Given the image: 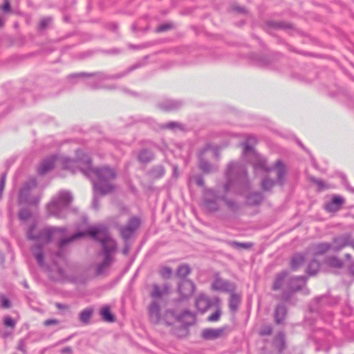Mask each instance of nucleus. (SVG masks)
Here are the masks:
<instances>
[{
    "label": "nucleus",
    "mask_w": 354,
    "mask_h": 354,
    "mask_svg": "<svg viewBox=\"0 0 354 354\" xmlns=\"http://www.w3.org/2000/svg\"><path fill=\"white\" fill-rule=\"evenodd\" d=\"M100 315L105 322H113L115 321V317L111 313L108 306H105L100 310Z\"/></svg>",
    "instance_id": "f704fd0d"
},
{
    "label": "nucleus",
    "mask_w": 354,
    "mask_h": 354,
    "mask_svg": "<svg viewBox=\"0 0 354 354\" xmlns=\"http://www.w3.org/2000/svg\"><path fill=\"white\" fill-rule=\"evenodd\" d=\"M332 251L339 252L349 245V234H346L342 236L334 237L333 239Z\"/></svg>",
    "instance_id": "412c9836"
},
{
    "label": "nucleus",
    "mask_w": 354,
    "mask_h": 354,
    "mask_svg": "<svg viewBox=\"0 0 354 354\" xmlns=\"http://www.w3.org/2000/svg\"><path fill=\"white\" fill-rule=\"evenodd\" d=\"M221 198L217 193L211 189L204 192L202 207L208 212H215L219 209L218 203Z\"/></svg>",
    "instance_id": "9b49d317"
},
{
    "label": "nucleus",
    "mask_w": 354,
    "mask_h": 354,
    "mask_svg": "<svg viewBox=\"0 0 354 354\" xmlns=\"http://www.w3.org/2000/svg\"><path fill=\"white\" fill-rule=\"evenodd\" d=\"M92 205H93V209H95L96 210H97L100 208V201H99V198H97L95 192V194L93 196Z\"/></svg>",
    "instance_id": "bf43d9fd"
},
{
    "label": "nucleus",
    "mask_w": 354,
    "mask_h": 354,
    "mask_svg": "<svg viewBox=\"0 0 354 354\" xmlns=\"http://www.w3.org/2000/svg\"><path fill=\"white\" fill-rule=\"evenodd\" d=\"M195 181L196 185L199 187H203L205 185L204 179L201 176H196Z\"/></svg>",
    "instance_id": "0e129e2a"
},
{
    "label": "nucleus",
    "mask_w": 354,
    "mask_h": 354,
    "mask_svg": "<svg viewBox=\"0 0 354 354\" xmlns=\"http://www.w3.org/2000/svg\"><path fill=\"white\" fill-rule=\"evenodd\" d=\"M74 165L77 166L87 177L91 178L94 176L96 178L95 180H93L95 192H98L101 195H106L114 191L115 186L113 181L116 178L117 173L113 168L108 166L94 168L91 165V159L85 154L75 160L71 159L64 160L66 169H70Z\"/></svg>",
    "instance_id": "f257e3e1"
},
{
    "label": "nucleus",
    "mask_w": 354,
    "mask_h": 354,
    "mask_svg": "<svg viewBox=\"0 0 354 354\" xmlns=\"http://www.w3.org/2000/svg\"><path fill=\"white\" fill-rule=\"evenodd\" d=\"M305 262V256L301 254L294 255L290 261V266L292 270H297Z\"/></svg>",
    "instance_id": "2f4dec72"
},
{
    "label": "nucleus",
    "mask_w": 354,
    "mask_h": 354,
    "mask_svg": "<svg viewBox=\"0 0 354 354\" xmlns=\"http://www.w3.org/2000/svg\"><path fill=\"white\" fill-rule=\"evenodd\" d=\"M161 129H167L171 130H174L176 129H182L183 125L178 122L171 121L166 124H162L161 126Z\"/></svg>",
    "instance_id": "37998d69"
},
{
    "label": "nucleus",
    "mask_w": 354,
    "mask_h": 354,
    "mask_svg": "<svg viewBox=\"0 0 354 354\" xmlns=\"http://www.w3.org/2000/svg\"><path fill=\"white\" fill-rule=\"evenodd\" d=\"M320 270V263L318 261L313 259L312 260L307 268V273L310 275H315Z\"/></svg>",
    "instance_id": "72a5a7b5"
},
{
    "label": "nucleus",
    "mask_w": 354,
    "mask_h": 354,
    "mask_svg": "<svg viewBox=\"0 0 354 354\" xmlns=\"http://www.w3.org/2000/svg\"><path fill=\"white\" fill-rule=\"evenodd\" d=\"M264 196L261 192H253L247 196V204L250 206H257L260 205L263 201Z\"/></svg>",
    "instance_id": "bb28decb"
},
{
    "label": "nucleus",
    "mask_w": 354,
    "mask_h": 354,
    "mask_svg": "<svg viewBox=\"0 0 354 354\" xmlns=\"http://www.w3.org/2000/svg\"><path fill=\"white\" fill-rule=\"evenodd\" d=\"M231 9L235 12H239V13H243L246 12V10L243 7H241L239 6L232 5L231 6Z\"/></svg>",
    "instance_id": "e2e57ef3"
},
{
    "label": "nucleus",
    "mask_w": 354,
    "mask_h": 354,
    "mask_svg": "<svg viewBox=\"0 0 354 354\" xmlns=\"http://www.w3.org/2000/svg\"><path fill=\"white\" fill-rule=\"evenodd\" d=\"M183 104V101L173 99H166L158 103V107L165 111H172L180 109Z\"/></svg>",
    "instance_id": "6ab92c4d"
},
{
    "label": "nucleus",
    "mask_w": 354,
    "mask_h": 354,
    "mask_svg": "<svg viewBox=\"0 0 354 354\" xmlns=\"http://www.w3.org/2000/svg\"><path fill=\"white\" fill-rule=\"evenodd\" d=\"M196 290L194 283L188 279L180 280L178 283L177 292L180 300H185L190 298Z\"/></svg>",
    "instance_id": "ddd939ff"
},
{
    "label": "nucleus",
    "mask_w": 354,
    "mask_h": 354,
    "mask_svg": "<svg viewBox=\"0 0 354 354\" xmlns=\"http://www.w3.org/2000/svg\"><path fill=\"white\" fill-rule=\"evenodd\" d=\"M1 10L4 12H9L11 10L10 3L8 0H5L4 3L1 7Z\"/></svg>",
    "instance_id": "680f3d73"
},
{
    "label": "nucleus",
    "mask_w": 354,
    "mask_h": 354,
    "mask_svg": "<svg viewBox=\"0 0 354 354\" xmlns=\"http://www.w3.org/2000/svg\"><path fill=\"white\" fill-rule=\"evenodd\" d=\"M257 64L260 66H268L269 65L268 59L265 57H260L257 56Z\"/></svg>",
    "instance_id": "5fc2aeb1"
},
{
    "label": "nucleus",
    "mask_w": 354,
    "mask_h": 354,
    "mask_svg": "<svg viewBox=\"0 0 354 354\" xmlns=\"http://www.w3.org/2000/svg\"><path fill=\"white\" fill-rule=\"evenodd\" d=\"M152 291L150 293V296L153 299H160L164 295L169 294V286L167 283L164 284L162 288H160L158 284L153 283L152 285Z\"/></svg>",
    "instance_id": "b1692460"
},
{
    "label": "nucleus",
    "mask_w": 354,
    "mask_h": 354,
    "mask_svg": "<svg viewBox=\"0 0 354 354\" xmlns=\"http://www.w3.org/2000/svg\"><path fill=\"white\" fill-rule=\"evenodd\" d=\"M344 202V199L342 197L339 196H335L331 200V201H330L326 205L325 209L326 211L329 212H337L340 209Z\"/></svg>",
    "instance_id": "393cba45"
},
{
    "label": "nucleus",
    "mask_w": 354,
    "mask_h": 354,
    "mask_svg": "<svg viewBox=\"0 0 354 354\" xmlns=\"http://www.w3.org/2000/svg\"><path fill=\"white\" fill-rule=\"evenodd\" d=\"M231 295L229 299V308L233 313L237 311L241 304V297L239 295L230 292Z\"/></svg>",
    "instance_id": "c85d7f7f"
},
{
    "label": "nucleus",
    "mask_w": 354,
    "mask_h": 354,
    "mask_svg": "<svg viewBox=\"0 0 354 354\" xmlns=\"http://www.w3.org/2000/svg\"><path fill=\"white\" fill-rule=\"evenodd\" d=\"M149 174L153 178H160L164 176L165 169L162 165H157L150 170Z\"/></svg>",
    "instance_id": "e433bc0d"
},
{
    "label": "nucleus",
    "mask_w": 354,
    "mask_h": 354,
    "mask_svg": "<svg viewBox=\"0 0 354 354\" xmlns=\"http://www.w3.org/2000/svg\"><path fill=\"white\" fill-rule=\"evenodd\" d=\"M232 331L228 326H224L218 328H205L203 330L201 337L206 340H214L221 337H227Z\"/></svg>",
    "instance_id": "4468645a"
},
{
    "label": "nucleus",
    "mask_w": 354,
    "mask_h": 354,
    "mask_svg": "<svg viewBox=\"0 0 354 354\" xmlns=\"http://www.w3.org/2000/svg\"><path fill=\"white\" fill-rule=\"evenodd\" d=\"M227 243L229 245L238 249H248L252 245V244L250 243H240L235 241H230L227 242Z\"/></svg>",
    "instance_id": "79ce46f5"
},
{
    "label": "nucleus",
    "mask_w": 354,
    "mask_h": 354,
    "mask_svg": "<svg viewBox=\"0 0 354 354\" xmlns=\"http://www.w3.org/2000/svg\"><path fill=\"white\" fill-rule=\"evenodd\" d=\"M326 263L333 268H341L343 266V261L337 257H330L326 259Z\"/></svg>",
    "instance_id": "4c0bfd02"
},
{
    "label": "nucleus",
    "mask_w": 354,
    "mask_h": 354,
    "mask_svg": "<svg viewBox=\"0 0 354 354\" xmlns=\"http://www.w3.org/2000/svg\"><path fill=\"white\" fill-rule=\"evenodd\" d=\"M180 320L183 322L184 328L186 329L195 322V316L188 310L183 311L178 317L174 310H166L162 315V322L160 324L171 326L176 320Z\"/></svg>",
    "instance_id": "6e6552de"
},
{
    "label": "nucleus",
    "mask_w": 354,
    "mask_h": 354,
    "mask_svg": "<svg viewBox=\"0 0 354 354\" xmlns=\"http://www.w3.org/2000/svg\"><path fill=\"white\" fill-rule=\"evenodd\" d=\"M340 178H341V179H342V183H343V185L345 186V187L346 188V189H351V186L350 185V184H349V183H348V180H347V178H346V175H345V174H340Z\"/></svg>",
    "instance_id": "052dcab7"
},
{
    "label": "nucleus",
    "mask_w": 354,
    "mask_h": 354,
    "mask_svg": "<svg viewBox=\"0 0 354 354\" xmlns=\"http://www.w3.org/2000/svg\"><path fill=\"white\" fill-rule=\"evenodd\" d=\"M174 28V24L172 23H165L160 25L156 28L157 32H165L169 30H171Z\"/></svg>",
    "instance_id": "de8ad7c7"
},
{
    "label": "nucleus",
    "mask_w": 354,
    "mask_h": 354,
    "mask_svg": "<svg viewBox=\"0 0 354 354\" xmlns=\"http://www.w3.org/2000/svg\"><path fill=\"white\" fill-rule=\"evenodd\" d=\"M6 173L4 172L1 176V180H0V195L1 194L6 183Z\"/></svg>",
    "instance_id": "6e6d98bb"
},
{
    "label": "nucleus",
    "mask_w": 354,
    "mask_h": 354,
    "mask_svg": "<svg viewBox=\"0 0 354 354\" xmlns=\"http://www.w3.org/2000/svg\"><path fill=\"white\" fill-rule=\"evenodd\" d=\"M277 340L279 342V351L282 352L285 349V334L283 332H279L277 335Z\"/></svg>",
    "instance_id": "c03bdc74"
},
{
    "label": "nucleus",
    "mask_w": 354,
    "mask_h": 354,
    "mask_svg": "<svg viewBox=\"0 0 354 354\" xmlns=\"http://www.w3.org/2000/svg\"><path fill=\"white\" fill-rule=\"evenodd\" d=\"M213 305L212 301L208 297L201 295L196 300V306L201 313H205Z\"/></svg>",
    "instance_id": "5701e85b"
},
{
    "label": "nucleus",
    "mask_w": 354,
    "mask_h": 354,
    "mask_svg": "<svg viewBox=\"0 0 354 354\" xmlns=\"http://www.w3.org/2000/svg\"><path fill=\"white\" fill-rule=\"evenodd\" d=\"M50 228L53 229V235L56 232H59L62 234H64L67 232L66 228L64 227H50Z\"/></svg>",
    "instance_id": "13d9d810"
},
{
    "label": "nucleus",
    "mask_w": 354,
    "mask_h": 354,
    "mask_svg": "<svg viewBox=\"0 0 354 354\" xmlns=\"http://www.w3.org/2000/svg\"><path fill=\"white\" fill-rule=\"evenodd\" d=\"M85 235H89L94 240L99 241L102 248L103 257H107L108 259L113 261V255L117 250V243L110 236L108 228L103 225L90 226L86 232H79L69 238L60 240L58 243V248L62 250L67 244Z\"/></svg>",
    "instance_id": "f03ea898"
},
{
    "label": "nucleus",
    "mask_w": 354,
    "mask_h": 354,
    "mask_svg": "<svg viewBox=\"0 0 354 354\" xmlns=\"http://www.w3.org/2000/svg\"><path fill=\"white\" fill-rule=\"evenodd\" d=\"M288 314V309L286 305L279 304L277 305L274 310V319L277 325L284 324Z\"/></svg>",
    "instance_id": "a211bd4d"
},
{
    "label": "nucleus",
    "mask_w": 354,
    "mask_h": 354,
    "mask_svg": "<svg viewBox=\"0 0 354 354\" xmlns=\"http://www.w3.org/2000/svg\"><path fill=\"white\" fill-rule=\"evenodd\" d=\"M306 281L307 277L305 276L289 277L281 295L282 299L284 301L289 300L294 293L301 290L306 286Z\"/></svg>",
    "instance_id": "1a4fd4ad"
},
{
    "label": "nucleus",
    "mask_w": 354,
    "mask_h": 354,
    "mask_svg": "<svg viewBox=\"0 0 354 354\" xmlns=\"http://www.w3.org/2000/svg\"><path fill=\"white\" fill-rule=\"evenodd\" d=\"M273 328L270 324L264 325L260 329L259 334L261 336L270 335L272 333Z\"/></svg>",
    "instance_id": "49530a36"
},
{
    "label": "nucleus",
    "mask_w": 354,
    "mask_h": 354,
    "mask_svg": "<svg viewBox=\"0 0 354 354\" xmlns=\"http://www.w3.org/2000/svg\"><path fill=\"white\" fill-rule=\"evenodd\" d=\"M225 178L227 179V182L224 185L225 192H227L234 184L245 185L248 183L245 167L236 162H231L227 165Z\"/></svg>",
    "instance_id": "39448f33"
},
{
    "label": "nucleus",
    "mask_w": 354,
    "mask_h": 354,
    "mask_svg": "<svg viewBox=\"0 0 354 354\" xmlns=\"http://www.w3.org/2000/svg\"><path fill=\"white\" fill-rule=\"evenodd\" d=\"M72 353L73 349L70 346H66L61 350V353L62 354H72Z\"/></svg>",
    "instance_id": "338daca9"
},
{
    "label": "nucleus",
    "mask_w": 354,
    "mask_h": 354,
    "mask_svg": "<svg viewBox=\"0 0 354 354\" xmlns=\"http://www.w3.org/2000/svg\"><path fill=\"white\" fill-rule=\"evenodd\" d=\"M192 269L188 264L183 263L178 266L176 274L181 279H186V277L191 273Z\"/></svg>",
    "instance_id": "7c9ffc66"
},
{
    "label": "nucleus",
    "mask_w": 354,
    "mask_h": 354,
    "mask_svg": "<svg viewBox=\"0 0 354 354\" xmlns=\"http://www.w3.org/2000/svg\"><path fill=\"white\" fill-rule=\"evenodd\" d=\"M143 63H136L134 65L131 66V67L128 68L126 71L122 73H119L115 75H106L102 72H97L95 73H75V74H71L68 76V78L72 79L73 77H94L95 79L93 81L90 82L88 84L89 85L93 88H100L98 86V82H102L103 80L113 79V80H118L120 78H122L129 74L132 71L143 66Z\"/></svg>",
    "instance_id": "0eeeda50"
},
{
    "label": "nucleus",
    "mask_w": 354,
    "mask_h": 354,
    "mask_svg": "<svg viewBox=\"0 0 354 354\" xmlns=\"http://www.w3.org/2000/svg\"><path fill=\"white\" fill-rule=\"evenodd\" d=\"M51 19L50 18H45L43 19L39 24V28L40 29H44L46 28L48 24L50 23Z\"/></svg>",
    "instance_id": "4d7b16f0"
},
{
    "label": "nucleus",
    "mask_w": 354,
    "mask_h": 354,
    "mask_svg": "<svg viewBox=\"0 0 354 354\" xmlns=\"http://www.w3.org/2000/svg\"><path fill=\"white\" fill-rule=\"evenodd\" d=\"M1 306L4 308H8L10 307V302L6 298H3L1 301Z\"/></svg>",
    "instance_id": "69168bd1"
},
{
    "label": "nucleus",
    "mask_w": 354,
    "mask_h": 354,
    "mask_svg": "<svg viewBox=\"0 0 354 354\" xmlns=\"http://www.w3.org/2000/svg\"><path fill=\"white\" fill-rule=\"evenodd\" d=\"M32 216L30 211L26 208L22 209L19 212V218L21 221H26Z\"/></svg>",
    "instance_id": "a18cd8bd"
},
{
    "label": "nucleus",
    "mask_w": 354,
    "mask_h": 354,
    "mask_svg": "<svg viewBox=\"0 0 354 354\" xmlns=\"http://www.w3.org/2000/svg\"><path fill=\"white\" fill-rule=\"evenodd\" d=\"M212 289L214 290H219L223 292H234L235 286L229 281L223 280L220 277L218 273L214 274V281L211 285Z\"/></svg>",
    "instance_id": "2eb2a0df"
},
{
    "label": "nucleus",
    "mask_w": 354,
    "mask_h": 354,
    "mask_svg": "<svg viewBox=\"0 0 354 354\" xmlns=\"http://www.w3.org/2000/svg\"><path fill=\"white\" fill-rule=\"evenodd\" d=\"M148 315L150 322L153 324H160L162 322L160 306L158 301H152L148 307Z\"/></svg>",
    "instance_id": "dca6fc26"
},
{
    "label": "nucleus",
    "mask_w": 354,
    "mask_h": 354,
    "mask_svg": "<svg viewBox=\"0 0 354 354\" xmlns=\"http://www.w3.org/2000/svg\"><path fill=\"white\" fill-rule=\"evenodd\" d=\"M113 261L103 258L102 262L98 263L95 268V275L100 276L106 273V269L111 265Z\"/></svg>",
    "instance_id": "cd10ccee"
},
{
    "label": "nucleus",
    "mask_w": 354,
    "mask_h": 354,
    "mask_svg": "<svg viewBox=\"0 0 354 354\" xmlns=\"http://www.w3.org/2000/svg\"><path fill=\"white\" fill-rule=\"evenodd\" d=\"M267 26L273 29H291L292 28V24L286 23L284 21H269L267 22Z\"/></svg>",
    "instance_id": "473e14b6"
},
{
    "label": "nucleus",
    "mask_w": 354,
    "mask_h": 354,
    "mask_svg": "<svg viewBox=\"0 0 354 354\" xmlns=\"http://www.w3.org/2000/svg\"><path fill=\"white\" fill-rule=\"evenodd\" d=\"M255 168H261L267 171L272 170H276L277 171V180H274L269 176H266L261 181V189L263 191L270 192L272 187L277 183L280 185H283L285 180L286 169L283 162L281 160H278L275 162L274 165L271 168L266 167V161L265 160H259V162L254 165Z\"/></svg>",
    "instance_id": "20e7f679"
},
{
    "label": "nucleus",
    "mask_w": 354,
    "mask_h": 354,
    "mask_svg": "<svg viewBox=\"0 0 354 354\" xmlns=\"http://www.w3.org/2000/svg\"><path fill=\"white\" fill-rule=\"evenodd\" d=\"M55 158L54 156L44 159L39 165L37 168V173L41 176L45 175L53 169L55 166Z\"/></svg>",
    "instance_id": "4be33fe9"
},
{
    "label": "nucleus",
    "mask_w": 354,
    "mask_h": 354,
    "mask_svg": "<svg viewBox=\"0 0 354 354\" xmlns=\"http://www.w3.org/2000/svg\"><path fill=\"white\" fill-rule=\"evenodd\" d=\"M3 322L6 326L11 328H15L16 324L15 320L9 316H7L4 318Z\"/></svg>",
    "instance_id": "864d4df0"
},
{
    "label": "nucleus",
    "mask_w": 354,
    "mask_h": 354,
    "mask_svg": "<svg viewBox=\"0 0 354 354\" xmlns=\"http://www.w3.org/2000/svg\"><path fill=\"white\" fill-rule=\"evenodd\" d=\"M26 236L28 240L36 241L31 246L30 251L36 259L38 265L42 268L48 269L44 262V248L52 241L53 229L50 227L37 229L36 223H32L26 232Z\"/></svg>",
    "instance_id": "7ed1b4c3"
},
{
    "label": "nucleus",
    "mask_w": 354,
    "mask_h": 354,
    "mask_svg": "<svg viewBox=\"0 0 354 354\" xmlns=\"http://www.w3.org/2000/svg\"><path fill=\"white\" fill-rule=\"evenodd\" d=\"M248 140H249V144H250L251 145L253 144H255L257 142L256 138L252 135H250L247 137L245 141H248Z\"/></svg>",
    "instance_id": "774afa93"
},
{
    "label": "nucleus",
    "mask_w": 354,
    "mask_h": 354,
    "mask_svg": "<svg viewBox=\"0 0 354 354\" xmlns=\"http://www.w3.org/2000/svg\"><path fill=\"white\" fill-rule=\"evenodd\" d=\"M93 314V310L90 308L84 309L80 313V320L84 324H88Z\"/></svg>",
    "instance_id": "58836bf2"
},
{
    "label": "nucleus",
    "mask_w": 354,
    "mask_h": 354,
    "mask_svg": "<svg viewBox=\"0 0 354 354\" xmlns=\"http://www.w3.org/2000/svg\"><path fill=\"white\" fill-rule=\"evenodd\" d=\"M313 250L315 256L324 255L332 250V244L326 242L318 243L313 245Z\"/></svg>",
    "instance_id": "a878e982"
},
{
    "label": "nucleus",
    "mask_w": 354,
    "mask_h": 354,
    "mask_svg": "<svg viewBox=\"0 0 354 354\" xmlns=\"http://www.w3.org/2000/svg\"><path fill=\"white\" fill-rule=\"evenodd\" d=\"M159 274L164 279H169L172 274V269L170 267L163 266L159 270Z\"/></svg>",
    "instance_id": "a19ab883"
},
{
    "label": "nucleus",
    "mask_w": 354,
    "mask_h": 354,
    "mask_svg": "<svg viewBox=\"0 0 354 354\" xmlns=\"http://www.w3.org/2000/svg\"><path fill=\"white\" fill-rule=\"evenodd\" d=\"M140 225V220L136 216L130 218L125 226H120L118 230L122 239L127 242L135 234Z\"/></svg>",
    "instance_id": "f8f14e48"
},
{
    "label": "nucleus",
    "mask_w": 354,
    "mask_h": 354,
    "mask_svg": "<svg viewBox=\"0 0 354 354\" xmlns=\"http://www.w3.org/2000/svg\"><path fill=\"white\" fill-rule=\"evenodd\" d=\"M17 348L23 352V353L26 354V342L25 339H20L19 340Z\"/></svg>",
    "instance_id": "8fccbe9b"
},
{
    "label": "nucleus",
    "mask_w": 354,
    "mask_h": 354,
    "mask_svg": "<svg viewBox=\"0 0 354 354\" xmlns=\"http://www.w3.org/2000/svg\"><path fill=\"white\" fill-rule=\"evenodd\" d=\"M242 146L243 147V155L245 156L246 153L253 151V147L250 144H249V140L245 141L242 143Z\"/></svg>",
    "instance_id": "3c124183"
},
{
    "label": "nucleus",
    "mask_w": 354,
    "mask_h": 354,
    "mask_svg": "<svg viewBox=\"0 0 354 354\" xmlns=\"http://www.w3.org/2000/svg\"><path fill=\"white\" fill-rule=\"evenodd\" d=\"M60 323V321L57 319H48L44 322L43 324L45 326H56Z\"/></svg>",
    "instance_id": "603ef678"
},
{
    "label": "nucleus",
    "mask_w": 354,
    "mask_h": 354,
    "mask_svg": "<svg viewBox=\"0 0 354 354\" xmlns=\"http://www.w3.org/2000/svg\"><path fill=\"white\" fill-rule=\"evenodd\" d=\"M221 315V310L217 309L214 313H212L207 317V321L212 322H217L220 319Z\"/></svg>",
    "instance_id": "09e8293b"
},
{
    "label": "nucleus",
    "mask_w": 354,
    "mask_h": 354,
    "mask_svg": "<svg viewBox=\"0 0 354 354\" xmlns=\"http://www.w3.org/2000/svg\"><path fill=\"white\" fill-rule=\"evenodd\" d=\"M309 179L312 183L317 185L319 191H322L329 188V186L326 185L325 182L321 179H317L313 176H310Z\"/></svg>",
    "instance_id": "ea45409f"
},
{
    "label": "nucleus",
    "mask_w": 354,
    "mask_h": 354,
    "mask_svg": "<svg viewBox=\"0 0 354 354\" xmlns=\"http://www.w3.org/2000/svg\"><path fill=\"white\" fill-rule=\"evenodd\" d=\"M37 186V182L35 178H30L26 183H25L19 194V203H26L30 205H35L38 203L39 198H32L30 196L31 191L35 189Z\"/></svg>",
    "instance_id": "9d476101"
},
{
    "label": "nucleus",
    "mask_w": 354,
    "mask_h": 354,
    "mask_svg": "<svg viewBox=\"0 0 354 354\" xmlns=\"http://www.w3.org/2000/svg\"><path fill=\"white\" fill-rule=\"evenodd\" d=\"M288 271L283 270L281 272L277 274L275 279L273 282L272 289L274 291L281 290L283 292L286 283L287 281Z\"/></svg>",
    "instance_id": "aec40b11"
},
{
    "label": "nucleus",
    "mask_w": 354,
    "mask_h": 354,
    "mask_svg": "<svg viewBox=\"0 0 354 354\" xmlns=\"http://www.w3.org/2000/svg\"><path fill=\"white\" fill-rule=\"evenodd\" d=\"M154 158L153 153L149 149H142L138 156V159L142 163H148L151 162Z\"/></svg>",
    "instance_id": "c756f323"
},
{
    "label": "nucleus",
    "mask_w": 354,
    "mask_h": 354,
    "mask_svg": "<svg viewBox=\"0 0 354 354\" xmlns=\"http://www.w3.org/2000/svg\"><path fill=\"white\" fill-rule=\"evenodd\" d=\"M210 149L209 145H207L203 149H202L198 155L199 158V168L205 174L211 173L216 171L217 169L206 160L203 156L205 153Z\"/></svg>",
    "instance_id": "f3484780"
},
{
    "label": "nucleus",
    "mask_w": 354,
    "mask_h": 354,
    "mask_svg": "<svg viewBox=\"0 0 354 354\" xmlns=\"http://www.w3.org/2000/svg\"><path fill=\"white\" fill-rule=\"evenodd\" d=\"M72 200L73 196L70 192L66 191L59 192L48 204L47 210L48 214L57 218H64L66 215Z\"/></svg>",
    "instance_id": "423d86ee"
},
{
    "label": "nucleus",
    "mask_w": 354,
    "mask_h": 354,
    "mask_svg": "<svg viewBox=\"0 0 354 354\" xmlns=\"http://www.w3.org/2000/svg\"><path fill=\"white\" fill-rule=\"evenodd\" d=\"M221 200H222L223 201L225 202V203L226 204V205L227 206L228 209L234 212V213H236L239 209V204L235 202L233 200H231V199H228L225 196H222L221 197Z\"/></svg>",
    "instance_id": "c9c22d12"
}]
</instances>
